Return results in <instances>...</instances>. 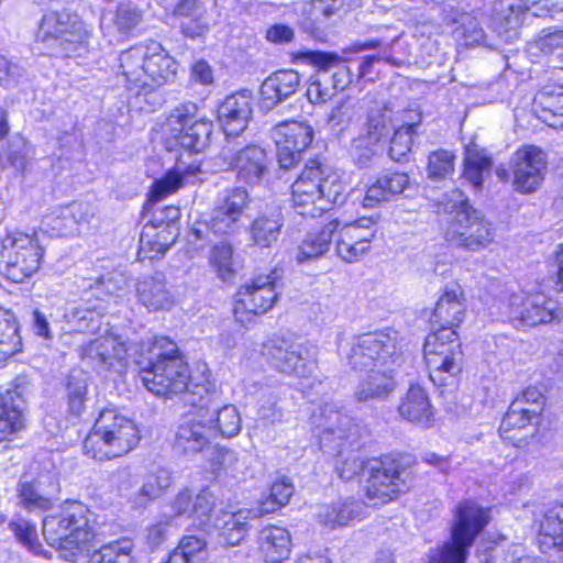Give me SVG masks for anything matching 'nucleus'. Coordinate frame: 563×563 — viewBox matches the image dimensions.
I'll return each mask as SVG.
<instances>
[{
	"label": "nucleus",
	"mask_w": 563,
	"mask_h": 563,
	"mask_svg": "<svg viewBox=\"0 0 563 563\" xmlns=\"http://www.w3.org/2000/svg\"><path fill=\"white\" fill-rule=\"evenodd\" d=\"M465 312L460 287L446 289L437 301L430 321L439 328L427 336L423 346L429 377L434 385H453L462 371L463 352L454 328L463 322Z\"/></svg>",
	"instance_id": "f257e3e1"
},
{
	"label": "nucleus",
	"mask_w": 563,
	"mask_h": 563,
	"mask_svg": "<svg viewBox=\"0 0 563 563\" xmlns=\"http://www.w3.org/2000/svg\"><path fill=\"white\" fill-rule=\"evenodd\" d=\"M120 68L125 81L137 88V95H154V104H161L162 98L155 89L174 82L177 63L156 41L141 43L120 54Z\"/></svg>",
	"instance_id": "f03ea898"
},
{
	"label": "nucleus",
	"mask_w": 563,
	"mask_h": 563,
	"mask_svg": "<svg viewBox=\"0 0 563 563\" xmlns=\"http://www.w3.org/2000/svg\"><path fill=\"white\" fill-rule=\"evenodd\" d=\"M291 196L298 214L317 218L332 207L344 203L346 184L332 167L319 159H311L291 185Z\"/></svg>",
	"instance_id": "7ed1b4c3"
},
{
	"label": "nucleus",
	"mask_w": 563,
	"mask_h": 563,
	"mask_svg": "<svg viewBox=\"0 0 563 563\" xmlns=\"http://www.w3.org/2000/svg\"><path fill=\"white\" fill-rule=\"evenodd\" d=\"M91 512L80 501H67L59 512L43 519V536L56 548L66 561H76L88 554L96 533L90 519Z\"/></svg>",
	"instance_id": "20e7f679"
},
{
	"label": "nucleus",
	"mask_w": 563,
	"mask_h": 563,
	"mask_svg": "<svg viewBox=\"0 0 563 563\" xmlns=\"http://www.w3.org/2000/svg\"><path fill=\"white\" fill-rule=\"evenodd\" d=\"M438 211L445 213V239L456 246L471 252L487 249L495 240V228L484 214L470 205L461 190H453L438 205Z\"/></svg>",
	"instance_id": "39448f33"
},
{
	"label": "nucleus",
	"mask_w": 563,
	"mask_h": 563,
	"mask_svg": "<svg viewBox=\"0 0 563 563\" xmlns=\"http://www.w3.org/2000/svg\"><path fill=\"white\" fill-rule=\"evenodd\" d=\"M136 423L117 408H104L84 441V453L98 461L111 460L132 451L139 443Z\"/></svg>",
	"instance_id": "423d86ee"
},
{
	"label": "nucleus",
	"mask_w": 563,
	"mask_h": 563,
	"mask_svg": "<svg viewBox=\"0 0 563 563\" xmlns=\"http://www.w3.org/2000/svg\"><path fill=\"white\" fill-rule=\"evenodd\" d=\"M148 354V365L141 371V377L151 393L158 396H173L187 389L188 365L174 341L166 336L155 338Z\"/></svg>",
	"instance_id": "0eeeda50"
},
{
	"label": "nucleus",
	"mask_w": 563,
	"mask_h": 563,
	"mask_svg": "<svg viewBox=\"0 0 563 563\" xmlns=\"http://www.w3.org/2000/svg\"><path fill=\"white\" fill-rule=\"evenodd\" d=\"M489 519L488 508L472 500L460 503L455 508L450 539L430 556V563H466L470 549Z\"/></svg>",
	"instance_id": "6e6552de"
},
{
	"label": "nucleus",
	"mask_w": 563,
	"mask_h": 563,
	"mask_svg": "<svg viewBox=\"0 0 563 563\" xmlns=\"http://www.w3.org/2000/svg\"><path fill=\"white\" fill-rule=\"evenodd\" d=\"M92 31L68 10H52L41 20L36 42L52 56L70 57L85 51Z\"/></svg>",
	"instance_id": "1a4fd4ad"
},
{
	"label": "nucleus",
	"mask_w": 563,
	"mask_h": 563,
	"mask_svg": "<svg viewBox=\"0 0 563 563\" xmlns=\"http://www.w3.org/2000/svg\"><path fill=\"white\" fill-rule=\"evenodd\" d=\"M341 351L356 371L400 366L402 362L399 334L393 329L356 335Z\"/></svg>",
	"instance_id": "9d476101"
},
{
	"label": "nucleus",
	"mask_w": 563,
	"mask_h": 563,
	"mask_svg": "<svg viewBox=\"0 0 563 563\" xmlns=\"http://www.w3.org/2000/svg\"><path fill=\"white\" fill-rule=\"evenodd\" d=\"M501 318L516 327H536L560 320L563 310L560 303L542 292H505L498 299Z\"/></svg>",
	"instance_id": "9b49d317"
},
{
	"label": "nucleus",
	"mask_w": 563,
	"mask_h": 563,
	"mask_svg": "<svg viewBox=\"0 0 563 563\" xmlns=\"http://www.w3.org/2000/svg\"><path fill=\"white\" fill-rule=\"evenodd\" d=\"M251 201L250 194L244 187L224 190L216 201L210 220L206 223H196L190 236L194 241H203L207 240L209 231L216 235H233L240 232L244 228Z\"/></svg>",
	"instance_id": "f8f14e48"
},
{
	"label": "nucleus",
	"mask_w": 563,
	"mask_h": 563,
	"mask_svg": "<svg viewBox=\"0 0 563 563\" xmlns=\"http://www.w3.org/2000/svg\"><path fill=\"white\" fill-rule=\"evenodd\" d=\"M212 130V121L199 115L196 103H183L167 118V148L175 150L179 146L189 153H199L208 145Z\"/></svg>",
	"instance_id": "ddd939ff"
},
{
	"label": "nucleus",
	"mask_w": 563,
	"mask_h": 563,
	"mask_svg": "<svg viewBox=\"0 0 563 563\" xmlns=\"http://www.w3.org/2000/svg\"><path fill=\"white\" fill-rule=\"evenodd\" d=\"M43 250L34 235L7 234L0 243V272L13 283H22L38 268Z\"/></svg>",
	"instance_id": "4468645a"
},
{
	"label": "nucleus",
	"mask_w": 563,
	"mask_h": 563,
	"mask_svg": "<svg viewBox=\"0 0 563 563\" xmlns=\"http://www.w3.org/2000/svg\"><path fill=\"white\" fill-rule=\"evenodd\" d=\"M283 272L273 269L267 275H258L240 288L234 305V318L243 327L254 317L271 310L283 290Z\"/></svg>",
	"instance_id": "2eb2a0df"
},
{
	"label": "nucleus",
	"mask_w": 563,
	"mask_h": 563,
	"mask_svg": "<svg viewBox=\"0 0 563 563\" xmlns=\"http://www.w3.org/2000/svg\"><path fill=\"white\" fill-rule=\"evenodd\" d=\"M365 470L367 476L364 486L365 503L369 506L384 505L393 500L401 490L405 470L390 456L367 461Z\"/></svg>",
	"instance_id": "dca6fc26"
},
{
	"label": "nucleus",
	"mask_w": 563,
	"mask_h": 563,
	"mask_svg": "<svg viewBox=\"0 0 563 563\" xmlns=\"http://www.w3.org/2000/svg\"><path fill=\"white\" fill-rule=\"evenodd\" d=\"M312 423L319 430L321 444L332 450L353 446L361 437L358 424L333 402L319 407L312 415Z\"/></svg>",
	"instance_id": "f3484780"
},
{
	"label": "nucleus",
	"mask_w": 563,
	"mask_h": 563,
	"mask_svg": "<svg viewBox=\"0 0 563 563\" xmlns=\"http://www.w3.org/2000/svg\"><path fill=\"white\" fill-rule=\"evenodd\" d=\"M262 354L272 367L287 375L308 377L316 367L307 346L283 338L266 341Z\"/></svg>",
	"instance_id": "a211bd4d"
},
{
	"label": "nucleus",
	"mask_w": 563,
	"mask_h": 563,
	"mask_svg": "<svg viewBox=\"0 0 563 563\" xmlns=\"http://www.w3.org/2000/svg\"><path fill=\"white\" fill-rule=\"evenodd\" d=\"M272 139L279 167L290 169L300 162L301 153L311 144L313 129L303 122H283L274 128Z\"/></svg>",
	"instance_id": "6ab92c4d"
},
{
	"label": "nucleus",
	"mask_w": 563,
	"mask_h": 563,
	"mask_svg": "<svg viewBox=\"0 0 563 563\" xmlns=\"http://www.w3.org/2000/svg\"><path fill=\"white\" fill-rule=\"evenodd\" d=\"M377 232L373 218H360L354 222L340 224L335 232V252L346 263L357 262L369 251Z\"/></svg>",
	"instance_id": "aec40b11"
},
{
	"label": "nucleus",
	"mask_w": 563,
	"mask_h": 563,
	"mask_svg": "<svg viewBox=\"0 0 563 563\" xmlns=\"http://www.w3.org/2000/svg\"><path fill=\"white\" fill-rule=\"evenodd\" d=\"M212 421L202 410L184 416L175 431V450L186 454L203 451L214 439Z\"/></svg>",
	"instance_id": "412c9836"
},
{
	"label": "nucleus",
	"mask_w": 563,
	"mask_h": 563,
	"mask_svg": "<svg viewBox=\"0 0 563 563\" xmlns=\"http://www.w3.org/2000/svg\"><path fill=\"white\" fill-rule=\"evenodd\" d=\"M221 157L230 169L236 170L238 178L249 185L260 184L268 172L267 154L257 145H247L239 151L225 146Z\"/></svg>",
	"instance_id": "4be33fe9"
},
{
	"label": "nucleus",
	"mask_w": 563,
	"mask_h": 563,
	"mask_svg": "<svg viewBox=\"0 0 563 563\" xmlns=\"http://www.w3.org/2000/svg\"><path fill=\"white\" fill-rule=\"evenodd\" d=\"M301 58L318 67V73L310 78L307 88V98L311 103H323L331 99L334 88L330 85L329 70L339 66L344 59L336 53L307 51L300 54Z\"/></svg>",
	"instance_id": "5701e85b"
},
{
	"label": "nucleus",
	"mask_w": 563,
	"mask_h": 563,
	"mask_svg": "<svg viewBox=\"0 0 563 563\" xmlns=\"http://www.w3.org/2000/svg\"><path fill=\"white\" fill-rule=\"evenodd\" d=\"M514 183L518 189L534 191L543 179L547 167V156L537 146L529 145L519 148L512 157Z\"/></svg>",
	"instance_id": "b1692460"
},
{
	"label": "nucleus",
	"mask_w": 563,
	"mask_h": 563,
	"mask_svg": "<svg viewBox=\"0 0 563 563\" xmlns=\"http://www.w3.org/2000/svg\"><path fill=\"white\" fill-rule=\"evenodd\" d=\"M256 514L250 509H240L235 512H222L216 517L214 521H209L208 526L201 529L207 533L217 532L218 543L223 547L239 545L246 537L249 522Z\"/></svg>",
	"instance_id": "393cba45"
},
{
	"label": "nucleus",
	"mask_w": 563,
	"mask_h": 563,
	"mask_svg": "<svg viewBox=\"0 0 563 563\" xmlns=\"http://www.w3.org/2000/svg\"><path fill=\"white\" fill-rule=\"evenodd\" d=\"M252 93L242 90L225 98L218 109V120L228 137L245 131L252 118Z\"/></svg>",
	"instance_id": "a878e982"
},
{
	"label": "nucleus",
	"mask_w": 563,
	"mask_h": 563,
	"mask_svg": "<svg viewBox=\"0 0 563 563\" xmlns=\"http://www.w3.org/2000/svg\"><path fill=\"white\" fill-rule=\"evenodd\" d=\"M246 395L256 401V415L266 424L282 423L284 411L279 405L283 386L264 380H250L245 384Z\"/></svg>",
	"instance_id": "bb28decb"
},
{
	"label": "nucleus",
	"mask_w": 563,
	"mask_h": 563,
	"mask_svg": "<svg viewBox=\"0 0 563 563\" xmlns=\"http://www.w3.org/2000/svg\"><path fill=\"white\" fill-rule=\"evenodd\" d=\"M217 505V497L209 488H202L196 496L190 489H181L172 501V510L175 516L194 520L201 528L208 526Z\"/></svg>",
	"instance_id": "cd10ccee"
},
{
	"label": "nucleus",
	"mask_w": 563,
	"mask_h": 563,
	"mask_svg": "<svg viewBox=\"0 0 563 563\" xmlns=\"http://www.w3.org/2000/svg\"><path fill=\"white\" fill-rule=\"evenodd\" d=\"M400 366L368 368V373L355 387L354 398L358 402L385 401L397 387L396 374Z\"/></svg>",
	"instance_id": "c85d7f7f"
},
{
	"label": "nucleus",
	"mask_w": 563,
	"mask_h": 563,
	"mask_svg": "<svg viewBox=\"0 0 563 563\" xmlns=\"http://www.w3.org/2000/svg\"><path fill=\"white\" fill-rule=\"evenodd\" d=\"M537 542L553 563H563V504L549 509L539 523Z\"/></svg>",
	"instance_id": "c756f323"
},
{
	"label": "nucleus",
	"mask_w": 563,
	"mask_h": 563,
	"mask_svg": "<svg viewBox=\"0 0 563 563\" xmlns=\"http://www.w3.org/2000/svg\"><path fill=\"white\" fill-rule=\"evenodd\" d=\"M539 422L540 418L526 412L520 401H512L500 422L499 434L512 445L521 446L528 437L534 435Z\"/></svg>",
	"instance_id": "7c9ffc66"
},
{
	"label": "nucleus",
	"mask_w": 563,
	"mask_h": 563,
	"mask_svg": "<svg viewBox=\"0 0 563 563\" xmlns=\"http://www.w3.org/2000/svg\"><path fill=\"white\" fill-rule=\"evenodd\" d=\"M126 354V347L120 336L108 333L90 341L80 349V357L88 360L95 366L104 368L114 367L122 363Z\"/></svg>",
	"instance_id": "2f4dec72"
},
{
	"label": "nucleus",
	"mask_w": 563,
	"mask_h": 563,
	"mask_svg": "<svg viewBox=\"0 0 563 563\" xmlns=\"http://www.w3.org/2000/svg\"><path fill=\"white\" fill-rule=\"evenodd\" d=\"M301 79L298 71L283 69L271 74L261 86V101L266 109H273L294 96Z\"/></svg>",
	"instance_id": "473e14b6"
},
{
	"label": "nucleus",
	"mask_w": 563,
	"mask_h": 563,
	"mask_svg": "<svg viewBox=\"0 0 563 563\" xmlns=\"http://www.w3.org/2000/svg\"><path fill=\"white\" fill-rule=\"evenodd\" d=\"M398 412L404 420L424 428L432 427L434 422V412L429 395L418 384L410 385L401 397Z\"/></svg>",
	"instance_id": "72a5a7b5"
},
{
	"label": "nucleus",
	"mask_w": 563,
	"mask_h": 563,
	"mask_svg": "<svg viewBox=\"0 0 563 563\" xmlns=\"http://www.w3.org/2000/svg\"><path fill=\"white\" fill-rule=\"evenodd\" d=\"M408 185L409 176L406 173L384 174L367 187L361 203L366 209L376 208L397 198Z\"/></svg>",
	"instance_id": "f704fd0d"
},
{
	"label": "nucleus",
	"mask_w": 563,
	"mask_h": 563,
	"mask_svg": "<svg viewBox=\"0 0 563 563\" xmlns=\"http://www.w3.org/2000/svg\"><path fill=\"white\" fill-rule=\"evenodd\" d=\"M136 294L141 303L148 310L169 309L175 303L163 273L157 272L141 278L136 284Z\"/></svg>",
	"instance_id": "c9c22d12"
},
{
	"label": "nucleus",
	"mask_w": 563,
	"mask_h": 563,
	"mask_svg": "<svg viewBox=\"0 0 563 563\" xmlns=\"http://www.w3.org/2000/svg\"><path fill=\"white\" fill-rule=\"evenodd\" d=\"M257 544L265 562L279 563L290 554L291 537L283 527L266 526L258 533Z\"/></svg>",
	"instance_id": "e433bc0d"
},
{
	"label": "nucleus",
	"mask_w": 563,
	"mask_h": 563,
	"mask_svg": "<svg viewBox=\"0 0 563 563\" xmlns=\"http://www.w3.org/2000/svg\"><path fill=\"white\" fill-rule=\"evenodd\" d=\"M340 221L332 219L322 227L308 232L298 246L297 261L316 260L327 254L332 245Z\"/></svg>",
	"instance_id": "4c0bfd02"
},
{
	"label": "nucleus",
	"mask_w": 563,
	"mask_h": 563,
	"mask_svg": "<svg viewBox=\"0 0 563 563\" xmlns=\"http://www.w3.org/2000/svg\"><path fill=\"white\" fill-rule=\"evenodd\" d=\"M283 227L284 218L280 208L272 207L252 221L251 240L260 247H271L277 242Z\"/></svg>",
	"instance_id": "58836bf2"
},
{
	"label": "nucleus",
	"mask_w": 563,
	"mask_h": 563,
	"mask_svg": "<svg viewBox=\"0 0 563 563\" xmlns=\"http://www.w3.org/2000/svg\"><path fill=\"white\" fill-rule=\"evenodd\" d=\"M173 484L172 473L166 468L148 474L140 489L129 496V503L135 509L146 508L152 501L161 497Z\"/></svg>",
	"instance_id": "ea45409f"
},
{
	"label": "nucleus",
	"mask_w": 563,
	"mask_h": 563,
	"mask_svg": "<svg viewBox=\"0 0 563 563\" xmlns=\"http://www.w3.org/2000/svg\"><path fill=\"white\" fill-rule=\"evenodd\" d=\"M394 115V110L387 103H377L368 110L361 134L378 144L396 129Z\"/></svg>",
	"instance_id": "a19ab883"
},
{
	"label": "nucleus",
	"mask_w": 563,
	"mask_h": 563,
	"mask_svg": "<svg viewBox=\"0 0 563 563\" xmlns=\"http://www.w3.org/2000/svg\"><path fill=\"white\" fill-rule=\"evenodd\" d=\"M362 508V504L354 499L338 500L320 506L317 516L321 525L334 529L358 519Z\"/></svg>",
	"instance_id": "79ce46f5"
},
{
	"label": "nucleus",
	"mask_w": 563,
	"mask_h": 563,
	"mask_svg": "<svg viewBox=\"0 0 563 563\" xmlns=\"http://www.w3.org/2000/svg\"><path fill=\"white\" fill-rule=\"evenodd\" d=\"M173 14L178 19L180 31L186 36H200L207 27L203 10L197 0H179L174 8Z\"/></svg>",
	"instance_id": "37998d69"
},
{
	"label": "nucleus",
	"mask_w": 563,
	"mask_h": 563,
	"mask_svg": "<svg viewBox=\"0 0 563 563\" xmlns=\"http://www.w3.org/2000/svg\"><path fill=\"white\" fill-rule=\"evenodd\" d=\"M22 339L14 313L0 306V362L22 351Z\"/></svg>",
	"instance_id": "c03bdc74"
},
{
	"label": "nucleus",
	"mask_w": 563,
	"mask_h": 563,
	"mask_svg": "<svg viewBox=\"0 0 563 563\" xmlns=\"http://www.w3.org/2000/svg\"><path fill=\"white\" fill-rule=\"evenodd\" d=\"M200 172L198 165L189 164L183 166L181 163H177L175 168L167 172L164 177L154 181L150 191L151 200H161L164 197L175 192L179 187L183 186L185 177L188 175H196Z\"/></svg>",
	"instance_id": "a18cd8bd"
},
{
	"label": "nucleus",
	"mask_w": 563,
	"mask_h": 563,
	"mask_svg": "<svg viewBox=\"0 0 563 563\" xmlns=\"http://www.w3.org/2000/svg\"><path fill=\"white\" fill-rule=\"evenodd\" d=\"M490 169L492 159L484 150H466L463 177L474 187V189H482L484 177L485 175H489Z\"/></svg>",
	"instance_id": "49530a36"
},
{
	"label": "nucleus",
	"mask_w": 563,
	"mask_h": 563,
	"mask_svg": "<svg viewBox=\"0 0 563 563\" xmlns=\"http://www.w3.org/2000/svg\"><path fill=\"white\" fill-rule=\"evenodd\" d=\"M526 4L520 0H496L494 3L493 23L499 31L515 30L521 24Z\"/></svg>",
	"instance_id": "de8ad7c7"
},
{
	"label": "nucleus",
	"mask_w": 563,
	"mask_h": 563,
	"mask_svg": "<svg viewBox=\"0 0 563 563\" xmlns=\"http://www.w3.org/2000/svg\"><path fill=\"white\" fill-rule=\"evenodd\" d=\"M533 109L540 112V118L545 122L550 118L563 117V86H547L538 91L533 99Z\"/></svg>",
	"instance_id": "09e8293b"
},
{
	"label": "nucleus",
	"mask_w": 563,
	"mask_h": 563,
	"mask_svg": "<svg viewBox=\"0 0 563 563\" xmlns=\"http://www.w3.org/2000/svg\"><path fill=\"white\" fill-rule=\"evenodd\" d=\"M206 413L207 418L213 419L211 426L216 431L214 439L219 434L223 438H232L240 433L242 421L235 406L225 405L222 408L213 409L212 412L208 410Z\"/></svg>",
	"instance_id": "8fccbe9b"
},
{
	"label": "nucleus",
	"mask_w": 563,
	"mask_h": 563,
	"mask_svg": "<svg viewBox=\"0 0 563 563\" xmlns=\"http://www.w3.org/2000/svg\"><path fill=\"white\" fill-rule=\"evenodd\" d=\"M132 549L133 542L130 539H120L93 551L89 563H134Z\"/></svg>",
	"instance_id": "3c124183"
},
{
	"label": "nucleus",
	"mask_w": 563,
	"mask_h": 563,
	"mask_svg": "<svg viewBox=\"0 0 563 563\" xmlns=\"http://www.w3.org/2000/svg\"><path fill=\"white\" fill-rule=\"evenodd\" d=\"M209 264L221 280L233 279L235 267L232 244L224 241L214 244L210 250Z\"/></svg>",
	"instance_id": "603ef678"
},
{
	"label": "nucleus",
	"mask_w": 563,
	"mask_h": 563,
	"mask_svg": "<svg viewBox=\"0 0 563 563\" xmlns=\"http://www.w3.org/2000/svg\"><path fill=\"white\" fill-rule=\"evenodd\" d=\"M126 287L128 283L122 274L109 273L98 278L95 285L90 286V290L92 296L99 300L109 301L113 299L117 302L119 298L123 297Z\"/></svg>",
	"instance_id": "864d4df0"
},
{
	"label": "nucleus",
	"mask_w": 563,
	"mask_h": 563,
	"mask_svg": "<svg viewBox=\"0 0 563 563\" xmlns=\"http://www.w3.org/2000/svg\"><path fill=\"white\" fill-rule=\"evenodd\" d=\"M40 481L34 483H21L19 487L20 504L29 511H46L53 506V492L43 493L40 490Z\"/></svg>",
	"instance_id": "5fc2aeb1"
},
{
	"label": "nucleus",
	"mask_w": 563,
	"mask_h": 563,
	"mask_svg": "<svg viewBox=\"0 0 563 563\" xmlns=\"http://www.w3.org/2000/svg\"><path fill=\"white\" fill-rule=\"evenodd\" d=\"M344 4L345 0H311L305 4L303 13L312 25L320 27L332 18L340 16Z\"/></svg>",
	"instance_id": "6e6d98bb"
},
{
	"label": "nucleus",
	"mask_w": 563,
	"mask_h": 563,
	"mask_svg": "<svg viewBox=\"0 0 563 563\" xmlns=\"http://www.w3.org/2000/svg\"><path fill=\"white\" fill-rule=\"evenodd\" d=\"M534 46L544 55L558 59L554 67L563 68V29H544L536 40Z\"/></svg>",
	"instance_id": "4d7b16f0"
},
{
	"label": "nucleus",
	"mask_w": 563,
	"mask_h": 563,
	"mask_svg": "<svg viewBox=\"0 0 563 563\" xmlns=\"http://www.w3.org/2000/svg\"><path fill=\"white\" fill-rule=\"evenodd\" d=\"M23 409L20 404L8 405L0 397V442L9 440L10 437L23 428Z\"/></svg>",
	"instance_id": "13d9d810"
},
{
	"label": "nucleus",
	"mask_w": 563,
	"mask_h": 563,
	"mask_svg": "<svg viewBox=\"0 0 563 563\" xmlns=\"http://www.w3.org/2000/svg\"><path fill=\"white\" fill-rule=\"evenodd\" d=\"M96 310L97 307H71L65 312L64 319L69 330L85 332L98 327L99 313Z\"/></svg>",
	"instance_id": "bf43d9fd"
},
{
	"label": "nucleus",
	"mask_w": 563,
	"mask_h": 563,
	"mask_svg": "<svg viewBox=\"0 0 563 563\" xmlns=\"http://www.w3.org/2000/svg\"><path fill=\"white\" fill-rule=\"evenodd\" d=\"M294 486L287 479H280L271 486L269 495L262 501L261 512L271 514L288 504Z\"/></svg>",
	"instance_id": "052dcab7"
},
{
	"label": "nucleus",
	"mask_w": 563,
	"mask_h": 563,
	"mask_svg": "<svg viewBox=\"0 0 563 563\" xmlns=\"http://www.w3.org/2000/svg\"><path fill=\"white\" fill-rule=\"evenodd\" d=\"M394 131L388 153L393 161L401 162L411 150L415 125H401L396 128Z\"/></svg>",
	"instance_id": "680f3d73"
},
{
	"label": "nucleus",
	"mask_w": 563,
	"mask_h": 563,
	"mask_svg": "<svg viewBox=\"0 0 563 563\" xmlns=\"http://www.w3.org/2000/svg\"><path fill=\"white\" fill-rule=\"evenodd\" d=\"M454 169V155L446 150L434 151L428 158V177L433 180L443 179Z\"/></svg>",
	"instance_id": "e2e57ef3"
},
{
	"label": "nucleus",
	"mask_w": 563,
	"mask_h": 563,
	"mask_svg": "<svg viewBox=\"0 0 563 563\" xmlns=\"http://www.w3.org/2000/svg\"><path fill=\"white\" fill-rule=\"evenodd\" d=\"M87 394L86 379L70 374L67 382V398L70 413L79 416L85 409Z\"/></svg>",
	"instance_id": "0e129e2a"
},
{
	"label": "nucleus",
	"mask_w": 563,
	"mask_h": 563,
	"mask_svg": "<svg viewBox=\"0 0 563 563\" xmlns=\"http://www.w3.org/2000/svg\"><path fill=\"white\" fill-rule=\"evenodd\" d=\"M10 530L16 540L31 552L37 553L40 543L35 525L23 518H16L9 523Z\"/></svg>",
	"instance_id": "69168bd1"
},
{
	"label": "nucleus",
	"mask_w": 563,
	"mask_h": 563,
	"mask_svg": "<svg viewBox=\"0 0 563 563\" xmlns=\"http://www.w3.org/2000/svg\"><path fill=\"white\" fill-rule=\"evenodd\" d=\"M376 145L375 142H369L366 136L360 133L351 145V156L354 163L361 168L368 167L376 154Z\"/></svg>",
	"instance_id": "338daca9"
},
{
	"label": "nucleus",
	"mask_w": 563,
	"mask_h": 563,
	"mask_svg": "<svg viewBox=\"0 0 563 563\" xmlns=\"http://www.w3.org/2000/svg\"><path fill=\"white\" fill-rule=\"evenodd\" d=\"M64 218H67L68 225L66 228L76 229V232H78V227L88 223L95 213L90 203L74 201L64 207Z\"/></svg>",
	"instance_id": "774afa93"
}]
</instances>
